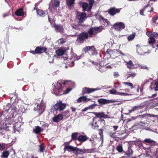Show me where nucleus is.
<instances>
[{
    "instance_id": "obj_1",
    "label": "nucleus",
    "mask_w": 158,
    "mask_h": 158,
    "mask_svg": "<svg viewBox=\"0 0 158 158\" xmlns=\"http://www.w3.org/2000/svg\"><path fill=\"white\" fill-rule=\"evenodd\" d=\"M102 31L100 27H91L88 31V33L83 32L80 34L77 39H78L82 43L85 39H87L89 37H92L93 35H96L99 32Z\"/></svg>"
},
{
    "instance_id": "obj_2",
    "label": "nucleus",
    "mask_w": 158,
    "mask_h": 158,
    "mask_svg": "<svg viewBox=\"0 0 158 158\" xmlns=\"http://www.w3.org/2000/svg\"><path fill=\"white\" fill-rule=\"evenodd\" d=\"M64 150V151L67 150L69 152H73L76 155H77L78 154H80L81 153H84L85 152V151L84 150L80 149L77 147L67 145L66 144L65 145Z\"/></svg>"
},
{
    "instance_id": "obj_3",
    "label": "nucleus",
    "mask_w": 158,
    "mask_h": 158,
    "mask_svg": "<svg viewBox=\"0 0 158 158\" xmlns=\"http://www.w3.org/2000/svg\"><path fill=\"white\" fill-rule=\"evenodd\" d=\"M86 14L84 12H77L76 19L78 21V24L80 25L85 20L86 18Z\"/></svg>"
},
{
    "instance_id": "obj_4",
    "label": "nucleus",
    "mask_w": 158,
    "mask_h": 158,
    "mask_svg": "<svg viewBox=\"0 0 158 158\" xmlns=\"http://www.w3.org/2000/svg\"><path fill=\"white\" fill-rule=\"evenodd\" d=\"M55 88L53 89L54 93L56 95H60L64 94L63 92V89L61 84L57 82L56 85H54Z\"/></svg>"
},
{
    "instance_id": "obj_5",
    "label": "nucleus",
    "mask_w": 158,
    "mask_h": 158,
    "mask_svg": "<svg viewBox=\"0 0 158 158\" xmlns=\"http://www.w3.org/2000/svg\"><path fill=\"white\" fill-rule=\"evenodd\" d=\"M66 107L65 103H62L61 101H59L57 102L54 106V109L56 110H63Z\"/></svg>"
},
{
    "instance_id": "obj_6",
    "label": "nucleus",
    "mask_w": 158,
    "mask_h": 158,
    "mask_svg": "<svg viewBox=\"0 0 158 158\" xmlns=\"http://www.w3.org/2000/svg\"><path fill=\"white\" fill-rule=\"evenodd\" d=\"M113 27L116 31H119L125 28V24L122 22L116 23L114 24Z\"/></svg>"
},
{
    "instance_id": "obj_7",
    "label": "nucleus",
    "mask_w": 158,
    "mask_h": 158,
    "mask_svg": "<svg viewBox=\"0 0 158 158\" xmlns=\"http://www.w3.org/2000/svg\"><path fill=\"white\" fill-rule=\"evenodd\" d=\"M16 103H13L11 106L7 110V112L11 113V114L14 115V114L15 115L17 113V108L15 106Z\"/></svg>"
},
{
    "instance_id": "obj_8",
    "label": "nucleus",
    "mask_w": 158,
    "mask_h": 158,
    "mask_svg": "<svg viewBox=\"0 0 158 158\" xmlns=\"http://www.w3.org/2000/svg\"><path fill=\"white\" fill-rule=\"evenodd\" d=\"M121 9L116 8L115 7H112L107 11L109 14L113 16L117 13H118L120 11Z\"/></svg>"
},
{
    "instance_id": "obj_9",
    "label": "nucleus",
    "mask_w": 158,
    "mask_h": 158,
    "mask_svg": "<svg viewBox=\"0 0 158 158\" xmlns=\"http://www.w3.org/2000/svg\"><path fill=\"white\" fill-rule=\"evenodd\" d=\"M53 27L55 28L56 32H60L61 33L64 32V30L62 25L60 24H54Z\"/></svg>"
},
{
    "instance_id": "obj_10",
    "label": "nucleus",
    "mask_w": 158,
    "mask_h": 158,
    "mask_svg": "<svg viewBox=\"0 0 158 158\" xmlns=\"http://www.w3.org/2000/svg\"><path fill=\"white\" fill-rule=\"evenodd\" d=\"M98 102L100 104H106L110 103H112L116 102V101L107 100L103 98H100L98 100Z\"/></svg>"
},
{
    "instance_id": "obj_11",
    "label": "nucleus",
    "mask_w": 158,
    "mask_h": 158,
    "mask_svg": "<svg viewBox=\"0 0 158 158\" xmlns=\"http://www.w3.org/2000/svg\"><path fill=\"white\" fill-rule=\"evenodd\" d=\"M93 113L98 118H109L108 115L107 114H105L103 112H93Z\"/></svg>"
},
{
    "instance_id": "obj_12",
    "label": "nucleus",
    "mask_w": 158,
    "mask_h": 158,
    "mask_svg": "<svg viewBox=\"0 0 158 158\" xmlns=\"http://www.w3.org/2000/svg\"><path fill=\"white\" fill-rule=\"evenodd\" d=\"M47 49L44 47H37L35 49V52L36 53H43L45 52Z\"/></svg>"
},
{
    "instance_id": "obj_13",
    "label": "nucleus",
    "mask_w": 158,
    "mask_h": 158,
    "mask_svg": "<svg viewBox=\"0 0 158 158\" xmlns=\"http://www.w3.org/2000/svg\"><path fill=\"white\" fill-rule=\"evenodd\" d=\"M90 100V99L87 98L85 96L80 97L77 99V101L78 103H79L82 102H88Z\"/></svg>"
},
{
    "instance_id": "obj_14",
    "label": "nucleus",
    "mask_w": 158,
    "mask_h": 158,
    "mask_svg": "<svg viewBox=\"0 0 158 158\" xmlns=\"http://www.w3.org/2000/svg\"><path fill=\"white\" fill-rule=\"evenodd\" d=\"M98 89H93L89 88H85L83 89V94L86 93H92L95 90H96Z\"/></svg>"
},
{
    "instance_id": "obj_15",
    "label": "nucleus",
    "mask_w": 158,
    "mask_h": 158,
    "mask_svg": "<svg viewBox=\"0 0 158 158\" xmlns=\"http://www.w3.org/2000/svg\"><path fill=\"white\" fill-rule=\"evenodd\" d=\"M63 118V115L61 114H59L53 118L52 119L53 121L56 122H58L62 120Z\"/></svg>"
},
{
    "instance_id": "obj_16",
    "label": "nucleus",
    "mask_w": 158,
    "mask_h": 158,
    "mask_svg": "<svg viewBox=\"0 0 158 158\" xmlns=\"http://www.w3.org/2000/svg\"><path fill=\"white\" fill-rule=\"evenodd\" d=\"M44 105L41 103L40 105H38L37 106V107L34 109V110L36 111V110H38L40 113H42L44 110Z\"/></svg>"
},
{
    "instance_id": "obj_17",
    "label": "nucleus",
    "mask_w": 158,
    "mask_h": 158,
    "mask_svg": "<svg viewBox=\"0 0 158 158\" xmlns=\"http://www.w3.org/2000/svg\"><path fill=\"white\" fill-rule=\"evenodd\" d=\"M124 62L128 68L130 69H134V64L131 60H129L128 62H126V61H125Z\"/></svg>"
},
{
    "instance_id": "obj_18",
    "label": "nucleus",
    "mask_w": 158,
    "mask_h": 158,
    "mask_svg": "<svg viewBox=\"0 0 158 158\" xmlns=\"http://www.w3.org/2000/svg\"><path fill=\"white\" fill-rule=\"evenodd\" d=\"M16 15L18 16H22L24 15V12L23 8H21L15 12Z\"/></svg>"
},
{
    "instance_id": "obj_19",
    "label": "nucleus",
    "mask_w": 158,
    "mask_h": 158,
    "mask_svg": "<svg viewBox=\"0 0 158 158\" xmlns=\"http://www.w3.org/2000/svg\"><path fill=\"white\" fill-rule=\"evenodd\" d=\"M88 138L86 136L81 135L79 136L77 139V140L80 142H84L86 141Z\"/></svg>"
},
{
    "instance_id": "obj_20",
    "label": "nucleus",
    "mask_w": 158,
    "mask_h": 158,
    "mask_svg": "<svg viewBox=\"0 0 158 158\" xmlns=\"http://www.w3.org/2000/svg\"><path fill=\"white\" fill-rule=\"evenodd\" d=\"M5 125L7 128H10V129H8V130H10V129L12 128L14 131V132H15V129H16L15 127L16 126H15L13 124L6 123Z\"/></svg>"
},
{
    "instance_id": "obj_21",
    "label": "nucleus",
    "mask_w": 158,
    "mask_h": 158,
    "mask_svg": "<svg viewBox=\"0 0 158 158\" xmlns=\"http://www.w3.org/2000/svg\"><path fill=\"white\" fill-rule=\"evenodd\" d=\"M37 13L38 15L42 17L46 15V14L44 12V11L41 10H37Z\"/></svg>"
},
{
    "instance_id": "obj_22",
    "label": "nucleus",
    "mask_w": 158,
    "mask_h": 158,
    "mask_svg": "<svg viewBox=\"0 0 158 158\" xmlns=\"http://www.w3.org/2000/svg\"><path fill=\"white\" fill-rule=\"evenodd\" d=\"M66 1L67 3L70 8L74 4L75 0H66Z\"/></svg>"
},
{
    "instance_id": "obj_23",
    "label": "nucleus",
    "mask_w": 158,
    "mask_h": 158,
    "mask_svg": "<svg viewBox=\"0 0 158 158\" xmlns=\"http://www.w3.org/2000/svg\"><path fill=\"white\" fill-rule=\"evenodd\" d=\"M42 131L41 128L39 126L36 127L35 128L33 129V131L36 134L39 133Z\"/></svg>"
},
{
    "instance_id": "obj_24",
    "label": "nucleus",
    "mask_w": 158,
    "mask_h": 158,
    "mask_svg": "<svg viewBox=\"0 0 158 158\" xmlns=\"http://www.w3.org/2000/svg\"><path fill=\"white\" fill-rule=\"evenodd\" d=\"M64 50L63 49H58L56 51V54L58 56H62L64 55Z\"/></svg>"
},
{
    "instance_id": "obj_25",
    "label": "nucleus",
    "mask_w": 158,
    "mask_h": 158,
    "mask_svg": "<svg viewBox=\"0 0 158 158\" xmlns=\"http://www.w3.org/2000/svg\"><path fill=\"white\" fill-rule=\"evenodd\" d=\"M94 49L95 48L93 46H87L84 48L83 51L85 52H86L90 49H92L93 50H94Z\"/></svg>"
},
{
    "instance_id": "obj_26",
    "label": "nucleus",
    "mask_w": 158,
    "mask_h": 158,
    "mask_svg": "<svg viewBox=\"0 0 158 158\" xmlns=\"http://www.w3.org/2000/svg\"><path fill=\"white\" fill-rule=\"evenodd\" d=\"M89 7V5L86 3H82V7L83 9V11H85L86 10V9L87 8L88 10Z\"/></svg>"
},
{
    "instance_id": "obj_27",
    "label": "nucleus",
    "mask_w": 158,
    "mask_h": 158,
    "mask_svg": "<svg viewBox=\"0 0 158 158\" xmlns=\"http://www.w3.org/2000/svg\"><path fill=\"white\" fill-rule=\"evenodd\" d=\"M155 42V40L154 38L152 37V36H150L148 43L150 44H152L154 43Z\"/></svg>"
},
{
    "instance_id": "obj_28",
    "label": "nucleus",
    "mask_w": 158,
    "mask_h": 158,
    "mask_svg": "<svg viewBox=\"0 0 158 158\" xmlns=\"http://www.w3.org/2000/svg\"><path fill=\"white\" fill-rule=\"evenodd\" d=\"M140 107L141 106H135L134 107H133L131 110H129V112L130 113H131L132 112L137 110L139 108H140Z\"/></svg>"
},
{
    "instance_id": "obj_29",
    "label": "nucleus",
    "mask_w": 158,
    "mask_h": 158,
    "mask_svg": "<svg viewBox=\"0 0 158 158\" xmlns=\"http://www.w3.org/2000/svg\"><path fill=\"white\" fill-rule=\"evenodd\" d=\"M135 36V33H133L131 35H129L127 37V39L129 41H131L133 40Z\"/></svg>"
},
{
    "instance_id": "obj_30",
    "label": "nucleus",
    "mask_w": 158,
    "mask_h": 158,
    "mask_svg": "<svg viewBox=\"0 0 158 158\" xmlns=\"http://www.w3.org/2000/svg\"><path fill=\"white\" fill-rule=\"evenodd\" d=\"M77 135L78 133L77 132H75L73 133L71 135L72 139L74 140L77 139Z\"/></svg>"
},
{
    "instance_id": "obj_31",
    "label": "nucleus",
    "mask_w": 158,
    "mask_h": 158,
    "mask_svg": "<svg viewBox=\"0 0 158 158\" xmlns=\"http://www.w3.org/2000/svg\"><path fill=\"white\" fill-rule=\"evenodd\" d=\"M94 0H90L89 1V8L88 10V11H89L90 10L93 4L94 3Z\"/></svg>"
},
{
    "instance_id": "obj_32",
    "label": "nucleus",
    "mask_w": 158,
    "mask_h": 158,
    "mask_svg": "<svg viewBox=\"0 0 158 158\" xmlns=\"http://www.w3.org/2000/svg\"><path fill=\"white\" fill-rule=\"evenodd\" d=\"M144 141L145 142L149 143H155V141L152 140L150 139H144Z\"/></svg>"
},
{
    "instance_id": "obj_33",
    "label": "nucleus",
    "mask_w": 158,
    "mask_h": 158,
    "mask_svg": "<svg viewBox=\"0 0 158 158\" xmlns=\"http://www.w3.org/2000/svg\"><path fill=\"white\" fill-rule=\"evenodd\" d=\"M142 49V48L141 47H138L137 50V52L138 54L140 55H143L144 54L146 53L145 52H141L140 51Z\"/></svg>"
},
{
    "instance_id": "obj_34",
    "label": "nucleus",
    "mask_w": 158,
    "mask_h": 158,
    "mask_svg": "<svg viewBox=\"0 0 158 158\" xmlns=\"http://www.w3.org/2000/svg\"><path fill=\"white\" fill-rule=\"evenodd\" d=\"M54 6L56 8L59 6L60 2L58 0H55L54 1Z\"/></svg>"
},
{
    "instance_id": "obj_35",
    "label": "nucleus",
    "mask_w": 158,
    "mask_h": 158,
    "mask_svg": "<svg viewBox=\"0 0 158 158\" xmlns=\"http://www.w3.org/2000/svg\"><path fill=\"white\" fill-rule=\"evenodd\" d=\"M109 93H110V94H117V93H118V92H117L116 90L114 89L110 90L109 91Z\"/></svg>"
},
{
    "instance_id": "obj_36",
    "label": "nucleus",
    "mask_w": 158,
    "mask_h": 158,
    "mask_svg": "<svg viewBox=\"0 0 158 158\" xmlns=\"http://www.w3.org/2000/svg\"><path fill=\"white\" fill-rule=\"evenodd\" d=\"M123 83L124 85H127L128 86L131 87V89L133 88V86L132 83L127 82H123Z\"/></svg>"
},
{
    "instance_id": "obj_37",
    "label": "nucleus",
    "mask_w": 158,
    "mask_h": 158,
    "mask_svg": "<svg viewBox=\"0 0 158 158\" xmlns=\"http://www.w3.org/2000/svg\"><path fill=\"white\" fill-rule=\"evenodd\" d=\"M114 52H116L117 51L116 50L112 51L110 49H108L106 51V52L108 53H110V55H112L113 53Z\"/></svg>"
},
{
    "instance_id": "obj_38",
    "label": "nucleus",
    "mask_w": 158,
    "mask_h": 158,
    "mask_svg": "<svg viewBox=\"0 0 158 158\" xmlns=\"http://www.w3.org/2000/svg\"><path fill=\"white\" fill-rule=\"evenodd\" d=\"M128 76L127 77V78H129L130 77H134L136 75V74L135 73H130L128 74Z\"/></svg>"
},
{
    "instance_id": "obj_39",
    "label": "nucleus",
    "mask_w": 158,
    "mask_h": 158,
    "mask_svg": "<svg viewBox=\"0 0 158 158\" xmlns=\"http://www.w3.org/2000/svg\"><path fill=\"white\" fill-rule=\"evenodd\" d=\"M44 147L43 144H41L40 145V152H43L44 149Z\"/></svg>"
},
{
    "instance_id": "obj_40",
    "label": "nucleus",
    "mask_w": 158,
    "mask_h": 158,
    "mask_svg": "<svg viewBox=\"0 0 158 158\" xmlns=\"http://www.w3.org/2000/svg\"><path fill=\"white\" fill-rule=\"evenodd\" d=\"M117 149L119 152H122L123 151L122 147L121 145L118 146L117 148Z\"/></svg>"
},
{
    "instance_id": "obj_41",
    "label": "nucleus",
    "mask_w": 158,
    "mask_h": 158,
    "mask_svg": "<svg viewBox=\"0 0 158 158\" xmlns=\"http://www.w3.org/2000/svg\"><path fill=\"white\" fill-rule=\"evenodd\" d=\"M117 94L120 95H122V96H123V95L126 96V95H129L130 94H128L127 93H126L119 92L117 93Z\"/></svg>"
},
{
    "instance_id": "obj_42",
    "label": "nucleus",
    "mask_w": 158,
    "mask_h": 158,
    "mask_svg": "<svg viewBox=\"0 0 158 158\" xmlns=\"http://www.w3.org/2000/svg\"><path fill=\"white\" fill-rule=\"evenodd\" d=\"M140 67H139V68L141 69H145L147 70L149 69L148 68L147 66H143L140 64Z\"/></svg>"
},
{
    "instance_id": "obj_43",
    "label": "nucleus",
    "mask_w": 158,
    "mask_h": 158,
    "mask_svg": "<svg viewBox=\"0 0 158 158\" xmlns=\"http://www.w3.org/2000/svg\"><path fill=\"white\" fill-rule=\"evenodd\" d=\"M9 155V153L7 152H4L3 153V156L4 157H7Z\"/></svg>"
},
{
    "instance_id": "obj_44",
    "label": "nucleus",
    "mask_w": 158,
    "mask_h": 158,
    "mask_svg": "<svg viewBox=\"0 0 158 158\" xmlns=\"http://www.w3.org/2000/svg\"><path fill=\"white\" fill-rule=\"evenodd\" d=\"M133 153V152L132 150H129L128 152L126 153V155L128 156H130L132 155Z\"/></svg>"
},
{
    "instance_id": "obj_45",
    "label": "nucleus",
    "mask_w": 158,
    "mask_h": 158,
    "mask_svg": "<svg viewBox=\"0 0 158 158\" xmlns=\"http://www.w3.org/2000/svg\"><path fill=\"white\" fill-rule=\"evenodd\" d=\"M150 36H152L153 38L156 37L157 36H158V34L155 32H154L152 34H151Z\"/></svg>"
},
{
    "instance_id": "obj_46",
    "label": "nucleus",
    "mask_w": 158,
    "mask_h": 158,
    "mask_svg": "<svg viewBox=\"0 0 158 158\" xmlns=\"http://www.w3.org/2000/svg\"><path fill=\"white\" fill-rule=\"evenodd\" d=\"M5 145L3 144L0 143V150H3L5 148Z\"/></svg>"
},
{
    "instance_id": "obj_47",
    "label": "nucleus",
    "mask_w": 158,
    "mask_h": 158,
    "mask_svg": "<svg viewBox=\"0 0 158 158\" xmlns=\"http://www.w3.org/2000/svg\"><path fill=\"white\" fill-rule=\"evenodd\" d=\"M59 42L60 43L63 44L64 43L65 41L63 39H61L59 40Z\"/></svg>"
},
{
    "instance_id": "obj_48",
    "label": "nucleus",
    "mask_w": 158,
    "mask_h": 158,
    "mask_svg": "<svg viewBox=\"0 0 158 158\" xmlns=\"http://www.w3.org/2000/svg\"><path fill=\"white\" fill-rule=\"evenodd\" d=\"M139 67H140V64H135L134 65V68H139Z\"/></svg>"
},
{
    "instance_id": "obj_49",
    "label": "nucleus",
    "mask_w": 158,
    "mask_h": 158,
    "mask_svg": "<svg viewBox=\"0 0 158 158\" xmlns=\"http://www.w3.org/2000/svg\"><path fill=\"white\" fill-rule=\"evenodd\" d=\"M101 19H102L105 22H106L107 23H108V21H107V20L106 19H104L102 17H101Z\"/></svg>"
},
{
    "instance_id": "obj_50",
    "label": "nucleus",
    "mask_w": 158,
    "mask_h": 158,
    "mask_svg": "<svg viewBox=\"0 0 158 158\" xmlns=\"http://www.w3.org/2000/svg\"><path fill=\"white\" fill-rule=\"evenodd\" d=\"M148 116H149L151 117H157V115H155L153 114H148Z\"/></svg>"
},
{
    "instance_id": "obj_51",
    "label": "nucleus",
    "mask_w": 158,
    "mask_h": 158,
    "mask_svg": "<svg viewBox=\"0 0 158 158\" xmlns=\"http://www.w3.org/2000/svg\"><path fill=\"white\" fill-rule=\"evenodd\" d=\"M157 19H158V18L157 17H155L152 18V21L153 22L155 23V21L156 20H157Z\"/></svg>"
},
{
    "instance_id": "obj_52",
    "label": "nucleus",
    "mask_w": 158,
    "mask_h": 158,
    "mask_svg": "<svg viewBox=\"0 0 158 158\" xmlns=\"http://www.w3.org/2000/svg\"><path fill=\"white\" fill-rule=\"evenodd\" d=\"M72 26L73 28H75L76 29H77L78 28V26L75 25H72Z\"/></svg>"
},
{
    "instance_id": "obj_53",
    "label": "nucleus",
    "mask_w": 158,
    "mask_h": 158,
    "mask_svg": "<svg viewBox=\"0 0 158 158\" xmlns=\"http://www.w3.org/2000/svg\"><path fill=\"white\" fill-rule=\"evenodd\" d=\"M118 75H119V74L118 72H115L114 73V75L115 77H117L118 76Z\"/></svg>"
},
{
    "instance_id": "obj_54",
    "label": "nucleus",
    "mask_w": 158,
    "mask_h": 158,
    "mask_svg": "<svg viewBox=\"0 0 158 158\" xmlns=\"http://www.w3.org/2000/svg\"><path fill=\"white\" fill-rule=\"evenodd\" d=\"M143 11L144 10H140V13L142 15H143Z\"/></svg>"
},
{
    "instance_id": "obj_55",
    "label": "nucleus",
    "mask_w": 158,
    "mask_h": 158,
    "mask_svg": "<svg viewBox=\"0 0 158 158\" xmlns=\"http://www.w3.org/2000/svg\"><path fill=\"white\" fill-rule=\"evenodd\" d=\"M158 106V102L156 103L152 106L153 107H156Z\"/></svg>"
},
{
    "instance_id": "obj_56",
    "label": "nucleus",
    "mask_w": 158,
    "mask_h": 158,
    "mask_svg": "<svg viewBox=\"0 0 158 158\" xmlns=\"http://www.w3.org/2000/svg\"><path fill=\"white\" fill-rule=\"evenodd\" d=\"M113 127L114 128V130L115 131L117 129L118 127V126H113Z\"/></svg>"
},
{
    "instance_id": "obj_57",
    "label": "nucleus",
    "mask_w": 158,
    "mask_h": 158,
    "mask_svg": "<svg viewBox=\"0 0 158 158\" xmlns=\"http://www.w3.org/2000/svg\"><path fill=\"white\" fill-rule=\"evenodd\" d=\"M71 109L72 110V111L75 112L76 110V109L75 108H74L73 107H71Z\"/></svg>"
},
{
    "instance_id": "obj_58",
    "label": "nucleus",
    "mask_w": 158,
    "mask_h": 158,
    "mask_svg": "<svg viewBox=\"0 0 158 158\" xmlns=\"http://www.w3.org/2000/svg\"><path fill=\"white\" fill-rule=\"evenodd\" d=\"M100 132L99 133V134L101 135L102 134L103 131L101 129H100Z\"/></svg>"
},
{
    "instance_id": "obj_59",
    "label": "nucleus",
    "mask_w": 158,
    "mask_h": 158,
    "mask_svg": "<svg viewBox=\"0 0 158 158\" xmlns=\"http://www.w3.org/2000/svg\"><path fill=\"white\" fill-rule=\"evenodd\" d=\"M155 85L156 86H158V81H156L155 82Z\"/></svg>"
},
{
    "instance_id": "obj_60",
    "label": "nucleus",
    "mask_w": 158,
    "mask_h": 158,
    "mask_svg": "<svg viewBox=\"0 0 158 158\" xmlns=\"http://www.w3.org/2000/svg\"><path fill=\"white\" fill-rule=\"evenodd\" d=\"M71 90V89H67L66 90H67V91H66V92L67 93H69V91H70Z\"/></svg>"
},
{
    "instance_id": "obj_61",
    "label": "nucleus",
    "mask_w": 158,
    "mask_h": 158,
    "mask_svg": "<svg viewBox=\"0 0 158 158\" xmlns=\"http://www.w3.org/2000/svg\"><path fill=\"white\" fill-rule=\"evenodd\" d=\"M155 90L156 91L158 90V86H156L155 87Z\"/></svg>"
},
{
    "instance_id": "obj_62",
    "label": "nucleus",
    "mask_w": 158,
    "mask_h": 158,
    "mask_svg": "<svg viewBox=\"0 0 158 158\" xmlns=\"http://www.w3.org/2000/svg\"><path fill=\"white\" fill-rule=\"evenodd\" d=\"M87 110V108H85L84 109L82 110V111H85Z\"/></svg>"
},
{
    "instance_id": "obj_63",
    "label": "nucleus",
    "mask_w": 158,
    "mask_h": 158,
    "mask_svg": "<svg viewBox=\"0 0 158 158\" xmlns=\"http://www.w3.org/2000/svg\"><path fill=\"white\" fill-rule=\"evenodd\" d=\"M115 133H113L111 135V137H113L114 135L115 134Z\"/></svg>"
},
{
    "instance_id": "obj_64",
    "label": "nucleus",
    "mask_w": 158,
    "mask_h": 158,
    "mask_svg": "<svg viewBox=\"0 0 158 158\" xmlns=\"http://www.w3.org/2000/svg\"><path fill=\"white\" fill-rule=\"evenodd\" d=\"M156 96V94H153L152 95V97H154L155 96Z\"/></svg>"
}]
</instances>
